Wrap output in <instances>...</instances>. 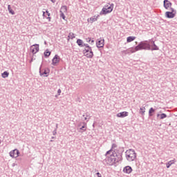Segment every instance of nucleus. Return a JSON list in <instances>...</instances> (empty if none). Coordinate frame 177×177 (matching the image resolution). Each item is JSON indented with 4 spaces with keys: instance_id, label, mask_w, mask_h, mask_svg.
<instances>
[{
    "instance_id": "nucleus-1",
    "label": "nucleus",
    "mask_w": 177,
    "mask_h": 177,
    "mask_svg": "<svg viewBox=\"0 0 177 177\" xmlns=\"http://www.w3.org/2000/svg\"><path fill=\"white\" fill-rule=\"evenodd\" d=\"M122 160V153L115 150L110 156L106 155L105 162L108 165H114L116 162H120Z\"/></svg>"
},
{
    "instance_id": "nucleus-2",
    "label": "nucleus",
    "mask_w": 177,
    "mask_h": 177,
    "mask_svg": "<svg viewBox=\"0 0 177 177\" xmlns=\"http://www.w3.org/2000/svg\"><path fill=\"white\" fill-rule=\"evenodd\" d=\"M136 48L137 50H150L151 49V45H150L149 41H140Z\"/></svg>"
},
{
    "instance_id": "nucleus-3",
    "label": "nucleus",
    "mask_w": 177,
    "mask_h": 177,
    "mask_svg": "<svg viewBox=\"0 0 177 177\" xmlns=\"http://www.w3.org/2000/svg\"><path fill=\"white\" fill-rule=\"evenodd\" d=\"M126 158L129 162L135 161L136 160V152H135V150L130 149L129 150H127L125 152Z\"/></svg>"
},
{
    "instance_id": "nucleus-4",
    "label": "nucleus",
    "mask_w": 177,
    "mask_h": 177,
    "mask_svg": "<svg viewBox=\"0 0 177 177\" xmlns=\"http://www.w3.org/2000/svg\"><path fill=\"white\" fill-rule=\"evenodd\" d=\"M84 55L86 56L88 59H92L93 57V51H92L91 47H88V48H84Z\"/></svg>"
},
{
    "instance_id": "nucleus-5",
    "label": "nucleus",
    "mask_w": 177,
    "mask_h": 177,
    "mask_svg": "<svg viewBox=\"0 0 177 177\" xmlns=\"http://www.w3.org/2000/svg\"><path fill=\"white\" fill-rule=\"evenodd\" d=\"M171 11H167L165 12V17L167 19H174L176 15V10L174 9L173 8H170Z\"/></svg>"
},
{
    "instance_id": "nucleus-6",
    "label": "nucleus",
    "mask_w": 177,
    "mask_h": 177,
    "mask_svg": "<svg viewBox=\"0 0 177 177\" xmlns=\"http://www.w3.org/2000/svg\"><path fill=\"white\" fill-rule=\"evenodd\" d=\"M42 68V65L39 68V74L41 77H48V74L50 73L49 68H45V69H41Z\"/></svg>"
},
{
    "instance_id": "nucleus-7",
    "label": "nucleus",
    "mask_w": 177,
    "mask_h": 177,
    "mask_svg": "<svg viewBox=\"0 0 177 177\" xmlns=\"http://www.w3.org/2000/svg\"><path fill=\"white\" fill-rule=\"evenodd\" d=\"M30 52L32 55H35L37 52H39V44H34L30 46Z\"/></svg>"
},
{
    "instance_id": "nucleus-8",
    "label": "nucleus",
    "mask_w": 177,
    "mask_h": 177,
    "mask_svg": "<svg viewBox=\"0 0 177 177\" xmlns=\"http://www.w3.org/2000/svg\"><path fill=\"white\" fill-rule=\"evenodd\" d=\"M19 154H20V151L17 149H15L10 152V156L12 158H17V157H19Z\"/></svg>"
},
{
    "instance_id": "nucleus-9",
    "label": "nucleus",
    "mask_w": 177,
    "mask_h": 177,
    "mask_svg": "<svg viewBox=\"0 0 177 177\" xmlns=\"http://www.w3.org/2000/svg\"><path fill=\"white\" fill-rule=\"evenodd\" d=\"M96 46L97 48H103V46H104V39L102 38L97 39Z\"/></svg>"
},
{
    "instance_id": "nucleus-10",
    "label": "nucleus",
    "mask_w": 177,
    "mask_h": 177,
    "mask_svg": "<svg viewBox=\"0 0 177 177\" xmlns=\"http://www.w3.org/2000/svg\"><path fill=\"white\" fill-rule=\"evenodd\" d=\"M135 52H138V48H136V47L128 48L124 51V53H125V55H129L131 53H135Z\"/></svg>"
},
{
    "instance_id": "nucleus-11",
    "label": "nucleus",
    "mask_w": 177,
    "mask_h": 177,
    "mask_svg": "<svg viewBox=\"0 0 177 177\" xmlns=\"http://www.w3.org/2000/svg\"><path fill=\"white\" fill-rule=\"evenodd\" d=\"M60 62V57L57 55H55L52 60L53 66H56L57 63Z\"/></svg>"
},
{
    "instance_id": "nucleus-12",
    "label": "nucleus",
    "mask_w": 177,
    "mask_h": 177,
    "mask_svg": "<svg viewBox=\"0 0 177 177\" xmlns=\"http://www.w3.org/2000/svg\"><path fill=\"white\" fill-rule=\"evenodd\" d=\"M163 6L165 9H169V8L172 6V3H171V1H169V0H164Z\"/></svg>"
},
{
    "instance_id": "nucleus-13",
    "label": "nucleus",
    "mask_w": 177,
    "mask_h": 177,
    "mask_svg": "<svg viewBox=\"0 0 177 177\" xmlns=\"http://www.w3.org/2000/svg\"><path fill=\"white\" fill-rule=\"evenodd\" d=\"M117 117H119L120 118H124V117H128V112L123 111V112L118 113L117 114Z\"/></svg>"
},
{
    "instance_id": "nucleus-14",
    "label": "nucleus",
    "mask_w": 177,
    "mask_h": 177,
    "mask_svg": "<svg viewBox=\"0 0 177 177\" xmlns=\"http://www.w3.org/2000/svg\"><path fill=\"white\" fill-rule=\"evenodd\" d=\"M151 46L150 50H158L160 48L157 45H156V43H154V41H151Z\"/></svg>"
},
{
    "instance_id": "nucleus-15",
    "label": "nucleus",
    "mask_w": 177,
    "mask_h": 177,
    "mask_svg": "<svg viewBox=\"0 0 177 177\" xmlns=\"http://www.w3.org/2000/svg\"><path fill=\"white\" fill-rule=\"evenodd\" d=\"M104 8H106L107 10H110V12H113V9H114V4H106Z\"/></svg>"
},
{
    "instance_id": "nucleus-16",
    "label": "nucleus",
    "mask_w": 177,
    "mask_h": 177,
    "mask_svg": "<svg viewBox=\"0 0 177 177\" xmlns=\"http://www.w3.org/2000/svg\"><path fill=\"white\" fill-rule=\"evenodd\" d=\"M123 171L125 174H131V172H132V167L131 166H126L124 169H123Z\"/></svg>"
},
{
    "instance_id": "nucleus-17",
    "label": "nucleus",
    "mask_w": 177,
    "mask_h": 177,
    "mask_svg": "<svg viewBox=\"0 0 177 177\" xmlns=\"http://www.w3.org/2000/svg\"><path fill=\"white\" fill-rule=\"evenodd\" d=\"M110 12V10H107L106 7H104L102 10V11L100 12V15H107Z\"/></svg>"
},
{
    "instance_id": "nucleus-18",
    "label": "nucleus",
    "mask_w": 177,
    "mask_h": 177,
    "mask_svg": "<svg viewBox=\"0 0 177 177\" xmlns=\"http://www.w3.org/2000/svg\"><path fill=\"white\" fill-rule=\"evenodd\" d=\"M115 147H117V145L114 143L112 144L111 149H110L109 151H107L105 156H109V154H110L111 153H113V149H115Z\"/></svg>"
},
{
    "instance_id": "nucleus-19",
    "label": "nucleus",
    "mask_w": 177,
    "mask_h": 177,
    "mask_svg": "<svg viewBox=\"0 0 177 177\" xmlns=\"http://www.w3.org/2000/svg\"><path fill=\"white\" fill-rule=\"evenodd\" d=\"M59 12L60 13H67V6H62Z\"/></svg>"
},
{
    "instance_id": "nucleus-20",
    "label": "nucleus",
    "mask_w": 177,
    "mask_h": 177,
    "mask_svg": "<svg viewBox=\"0 0 177 177\" xmlns=\"http://www.w3.org/2000/svg\"><path fill=\"white\" fill-rule=\"evenodd\" d=\"M172 164H175V159L170 160L167 163H166L167 168H170V167H171V165H172Z\"/></svg>"
},
{
    "instance_id": "nucleus-21",
    "label": "nucleus",
    "mask_w": 177,
    "mask_h": 177,
    "mask_svg": "<svg viewBox=\"0 0 177 177\" xmlns=\"http://www.w3.org/2000/svg\"><path fill=\"white\" fill-rule=\"evenodd\" d=\"M97 17H99V15L91 17L90 19L88 20V21H90L91 23H93L95 21H97Z\"/></svg>"
},
{
    "instance_id": "nucleus-22",
    "label": "nucleus",
    "mask_w": 177,
    "mask_h": 177,
    "mask_svg": "<svg viewBox=\"0 0 177 177\" xmlns=\"http://www.w3.org/2000/svg\"><path fill=\"white\" fill-rule=\"evenodd\" d=\"M136 39V37L133 36H129L127 38V42H132V41H135Z\"/></svg>"
},
{
    "instance_id": "nucleus-23",
    "label": "nucleus",
    "mask_w": 177,
    "mask_h": 177,
    "mask_svg": "<svg viewBox=\"0 0 177 177\" xmlns=\"http://www.w3.org/2000/svg\"><path fill=\"white\" fill-rule=\"evenodd\" d=\"M77 44L79 45L81 48L84 47V41L81 39H78L77 40Z\"/></svg>"
},
{
    "instance_id": "nucleus-24",
    "label": "nucleus",
    "mask_w": 177,
    "mask_h": 177,
    "mask_svg": "<svg viewBox=\"0 0 177 177\" xmlns=\"http://www.w3.org/2000/svg\"><path fill=\"white\" fill-rule=\"evenodd\" d=\"M83 124H84V125L82 126V127L80 128L79 132L82 133L83 131H86V124L85 123H83Z\"/></svg>"
},
{
    "instance_id": "nucleus-25",
    "label": "nucleus",
    "mask_w": 177,
    "mask_h": 177,
    "mask_svg": "<svg viewBox=\"0 0 177 177\" xmlns=\"http://www.w3.org/2000/svg\"><path fill=\"white\" fill-rule=\"evenodd\" d=\"M140 114H141V115H144L145 113H146V108L145 107H141L140 109Z\"/></svg>"
},
{
    "instance_id": "nucleus-26",
    "label": "nucleus",
    "mask_w": 177,
    "mask_h": 177,
    "mask_svg": "<svg viewBox=\"0 0 177 177\" xmlns=\"http://www.w3.org/2000/svg\"><path fill=\"white\" fill-rule=\"evenodd\" d=\"M157 117H160V120H164V118H167V114L165 113L158 114Z\"/></svg>"
},
{
    "instance_id": "nucleus-27",
    "label": "nucleus",
    "mask_w": 177,
    "mask_h": 177,
    "mask_svg": "<svg viewBox=\"0 0 177 177\" xmlns=\"http://www.w3.org/2000/svg\"><path fill=\"white\" fill-rule=\"evenodd\" d=\"M156 112V109H153V108H151L149 111V117H153V113Z\"/></svg>"
},
{
    "instance_id": "nucleus-28",
    "label": "nucleus",
    "mask_w": 177,
    "mask_h": 177,
    "mask_svg": "<svg viewBox=\"0 0 177 177\" xmlns=\"http://www.w3.org/2000/svg\"><path fill=\"white\" fill-rule=\"evenodd\" d=\"M8 10L9 13H10L11 15H15V11L12 10V7H10V5L8 6Z\"/></svg>"
},
{
    "instance_id": "nucleus-29",
    "label": "nucleus",
    "mask_w": 177,
    "mask_h": 177,
    "mask_svg": "<svg viewBox=\"0 0 177 177\" xmlns=\"http://www.w3.org/2000/svg\"><path fill=\"white\" fill-rule=\"evenodd\" d=\"M45 57H49L50 56V52L46 50V51L44 52V53Z\"/></svg>"
},
{
    "instance_id": "nucleus-30",
    "label": "nucleus",
    "mask_w": 177,
    "mask_h": 177,
    "mask_svg": "<svg viewBox=\"0 0 177 177\" xmlns=\"http://www.w3.org/2000/svg\"><path fill=\"white\" fill-rule=\"evenodd\" d=\"M68 37L71 39H74V38H75V35L73 32H70Z\"/></svg>"
},
{
    "instance_id": "nucleus-31",
    "label": "nucleus",
    "mask_w": 177,
    "mask_h": 177,
    "mask_svg": "<svg viewBox=\"0 0 177 177\" xmlns=\"http://www.w3.org/2000/svg\"><path fill=\"white\" fill-rule=\"evenodd\" d=\"M2 77L3 78H7V77H9V73H8L7 71H4L2 73Z\"/></svg>"
},
{
    "instance_id": "nucleus-32",
    "label": "nucleus",
    "mask_w": 177,
    "mask_h": 177,
    "mask_svg": "<svg viewBox=\"0 0 177 177\" xmlns=\"http://www.w3.org/2000/svg\"><path fill=\"white\" fill-rule=\"evenodd\" d=\"M60 17H62L63 20H66V15H64V12H60Z\"/></svg>"
},
{
    "instance_id": "nucleus-33",
    "label": "nucleus",
    "mask_w": 177,
    "mask_h": 177,
    "mask_svg": "<svg viewBox=\"0 0 177 177\" xmlns=\"http://www.w3.org/2000/svg\"><path fill=\"white\" fill-rule=\"evenodd\" d=\"M46 13L48 16L47 19H48L49 21H50V17H49L50 16V13H49V11H48V10L46 11Z\"/></svg>"
},
{
    "instance_id": "nucleus-34",
    "label": "nucleus",
    "mask_w": 177,
    "mask_h": 177,
    "mask_svg": "<svg viewBox=\"0 0 177 177\" xmlns=\"http://www.w3.org/2000/svg\"><path fill=\"white\" fill-rule=\"evenodd\" d=\"M83 46H85V49H88V48H91V46H89V44H83Z\"/></svg>"
},
{
    "instance_id": "nucleus-35",
    "label": "nucleus",
    "mask_w": 177,
    "mask_h": 177,
    "mask_svg": "<svg viewBox=\"0 0 177 177\" xmlns=\"http://www.w3.org/2000/svg\"><path fill=\"white\" fill-rule=\"evenodd\" d=\"M86 117L84 118V120H89V118H88V114L86 113Z\"/></svg>"
},
{
    "instance_id": "nucleus-36",
    "label": "nucleus",
    "mask_w": 177,
    "mask_h": 177,
    "mask_svg": "<svg viewBox=\"0 0 177 177\" xmlns=\"http://www.w3.org/2000/svg\"><path fill=\"white\" fill-rule=\"evenodd\" d=\"M57 93H59V95H60V93H62V90L58 89Z\"/></svg>"
},
{
    "instance_id": "nucleus-37",
    "label": "nucleus",
    "mask_w": 177,
    "mask_h": 177,
    "mask_svg": "<svg viewBox=\"0 0 177 177\" xmlns=\"http://www.w3.org/2000/svg\"><path fill=\"white\" fill-rule=\"evenodd\" d=\"M53 135H56L57 132H56V129H55L53 132Z\"/></svg>"
},
{
    "instance_id": "nucleus-38",
    "label": "nucleus",
    "mask_w": 177,
    "mask_h": 177,
    "mask_svg": "<svg viewBox=\"0 0 177 177\" xmlns=\"http://www.w3.org/2000/svg\"><path fill=\"white\" fill-rule=\"evenodd\" d=\"M51 2H53V3H55V2H56V0H50Z\"/></svg>"
},
{
    "instance_id": "nucleus-39",
    "label": "nucleus",
    "mask_w": 177,
    "mask_h": 177,
    "mask_svg": "<svg viewBox=\"0 0 177 177\" xmlns=\"http://www.w3.org/2000/svg\"><path fill=\"white\" fill-rule=\"evenodd\" d=\"M95 42V40H91V44H93Z\"/></svg>"
},
{
    "instance_id": "nucleus-40",
    "label": "nucleus",
    "mask_w": 177,
    "mask_h": 177,
    "mask_svg": "<svg viewBox=\"0 0 177 177\" xmlns=\"http://www.w3.org/2000/svg\"><path fill=\"white\" fill-rule=\"evenodd\" d=\"M43 16H45V12H43Z\"/></svg>"
},
{
    "instance_id": "nucleus-41",
    "label": "nucleus",
    "mask_w": 177,
    "mask_h": 177,
    "mask_svg": "<svg viewBox=\"0 0 177 177\" xmlns=\"http://www.w3.org/2000/svg\"><path fill=\"white\" fill-rule=\"evenodd\" d=\"M57 127H58V124H56V128H57Z\"/></svg>"
},
{
    "instance_id": "nucleus-42",
    "label": "nucleus",
    "mask_w": 177,
    "mask_h": 177,
    "mask_svg": "<svg viewBox=\"0 0 177 177\" xmlns=\"http://www.w3.org/2000/svg\"><path fill=\"white\" fill-rule=\"evenodd\" d=\"M44 44L46 45V41H44Z\"/></svg>"
},
{
    "instance_id": "nucleus-43",
    "label": "nucleus",
    "mask_w": 177,
    "mask_h": 177,
    "mask_svg": "<svg viewBox=\"0 0 177 177\" xmlns=\"http://www.w3.org/2000/svg\"><path fill=\"white\" fill-rule=\"evenodd\" d=\"M31 62H32V59L30 60V63H31Z\"/></svg>"
},
{
    "instance_id": "nucleus-44",
    "label": "nucleus",
    "mask_w": 177,
    "mask_h": 177,
    "mask_svg": "<svg viewBox=\"0 0 177 177\" xmlns=\"http://www.w3.org/2000/svg\"><path fill=\"white\" fill-rule=\"evenodd\" d=\"M52 139H55V138H54V137H52Z\"/></svg>"
},
{
    "instance_id": "nucleus-45",
    "label": "nucleus",
    "mask_w": 177,
    "mask_h": 177,
    "mask_svg": "<svg viewBox=\"0 0 177 177\" xmlns=\"http://www.w3.org/2000/svg\"><path fill=\"white\" fill-rule=\"evenodd\" d=\"M88 41H91V39H89Z\"/></svg>"
},
{
    "instance_id": "nucleus-46",
    "label": "nucleus",
    "mask_w": 177,
    "mask_h": 177,
    "mask_svg": "<svg viewBox=\"0 0 177 177\" xmlns=\"http://www.w3.org/2000/svg\"><path fill=\"white\" fill-rule=\"evenodd\" d=\"M83 117H85V115H83Z\"/></svg>"
},
{
    "instance_id": "nucleus-47",
    "label": "nucleus",
    "mask_w": 177,
    "mask_h": 177,
    "mask_svg": "<svg viewBox=\"0 0 177 177\" xmlns=\"http://www.w3.org/2000/svg\"><path fill=\"white\" fill-rule=\"evenodd\" d=\"M79 127H81V124H79Z\"/></svg>"
},
{
    "instance_id": "nucleus-48",
    "label": "nucleus",
    "mask_w": 177,
    "mask_h": 177,
    "mask_svg": "<svg viewBox=\"0 0 177 177\" xmlns=\"http://www.w3.org/2000/svg\"><path fill=\"white\" fill-rule=\"evenodd\" d=\"M1 142V140H0V143Z\"/></svg>"
}]
</instances>
